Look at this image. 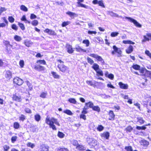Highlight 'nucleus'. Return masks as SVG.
<instances>
[{"label": "nucleus", "mask_w": 151, "mask_h": 151, "mask_svg": "<svg viewBox=\"0 0 151 151\" xmlns=\"http://www.w3.org/2000/svg\"><path fill=\"white\" fill-rule=\"evenodd\" d=\"M52 74L54 78H59V76L56 73L53 72H52Z\"/></svg>", "instance_id": "obj_46"}, {"label": "nucleus", "mask_w": 151, "mask_h": 151, "mask_svg": "<svg viewBox=\"0 0 151 151\" xmlns=\"http://www.w3.org/2000/svg\"><path fill=\"white\" fill-rule=\"evenodd\" d=\"M35 119L37 122H39L41 119V116L39 114H36L35 116Z\"/></svg>", "instance_id": "obj_28"}, {"label": "nucleus", "mask_w": 151, "mask_h": 151, "mask_svg": "<svg viewBox=\"0 0 151 151\" xmlns=\"http://www.w3.org/2000/svg\"><path fill=\"white\" fill-rule=\"evenodd\" d=\"M99 5L103 8H105V6L104 4L103 1L101 0H100L99 1V2L98 4Z\"/></svg>", "instance_id": "obj_37"}, {"label": "nucleus", "mask_w": 151, "mask_h": 151, "mask_svg": "<svg viewBox=\"0 0 151 151\" xmlns=\"http://www.w3.org/2000/svg\"><path fill=\"white\" fill-rule=\"evenodd\" d=\"M20 9L24 12H27L28 11L27 8L25 6L22 5L20 6Z\"/></svg>", "instance_id": "obj_36"}, {"label": "nucleus", "mask_w": 151, "mask_h": 151, "mask_svg": "<svg viewBox=\"0 0 151 151\" xmlns=\"http://www.w3.org/2000/svg\"><path fill=\"white\" fill-rule=\"evenodd\" d=\"M47 95V92H43L41 93L40 96L42 98H45Z\"/></svg>", "instance_id": "obj_40"}, {"label": "nucleus", "mask_w": 151, "mask_h": 151, "mask_svg": "<svg viewBox=\"0 0 151 151\" xmlns=\"http://www.w3.org/2000/svg\"><path fill=\"white\" fill-rule=\"evenodd\" d=\"M89 55L96 58L97 61L100 62L102 65H105V63L101 57L96 54H90Z\"/></svg>", "instance_id": "obj_4"}, {"label": "nucleus", "mask_w": 151, "mask_h": 151, "mask_svg": "<svg viewBox=\"0 0 151 151\" xmlns=\"http://www.w3.org/2000/svg\"><path fill=\"white\" fill-rule=\"evenodd\" d=\"M132 129L133 128L131 126H129L126 128V131L129 132H131Z\"/></svg>", "instance_id": "obj_48"}, {"label": "nucleus", "mask_w": 151, "mask_h": 151, "mask_svg": "<svg viewBox=\"0 0 151 151\" xmlns=\"http://www.w3.org/2000/svg\"><path fill=\"white\" fill-rule=\"evenodd\" d=\"M37 63H39L40 64H42L43 65H45L46 64L45 61L44 60H37Z\"/></svg>", "instance_id": "obj_44"}, {"label": "nucleus", "mask_w": 151, "mask_h": 151, "mask_svg": "<svg viewBox=\"0 0 151 151\" xmlns=\"http://www.w3.org/2000/svg\"><path fill=\"white\" fill-rule=\"evenodd\" d=\"M83 43L86 45V47H88L89 46L90 42L88 40H83Z\"/></svg>", "instance_id": "obj_38"}, {"label": "nucleus", "mask_w": 151, "mask_h": 151, "mask_svg": "<svg viewBox=\"0 0 151 151\" xmlns=\"http://www.w3.org/2000/svg\"><path fill=\"white\" fill-rule=\"evenodd\" d=\"M63 112L69 115H72L73 113L69 110H66L63 111Z\"/></svg>", "instance_id": "obj_29"}, {"label": "nucleus", "mask_w": 151, "mask_h": 151, "mask_svg": "<svg viewBox=\"0 0 151 151\" xmlns=\"http://www.w3.org/2000/svg\"><path fill=\"white\" fill-rule=\"evenodd\" d=\"M35 70L39 71H43L45 69V68L44 67L40 65L36 66L35 67Z\"/></svg>", "instance_id": "obj_14"}, {"label": "nucleus", "mask_w": 151, "mask_h": 151, "mask_svg": "<svg viewBox=\"0 0 151 151\" xmlns=\"http://www.w3.org/2000/svg\"><path fill=\"white\" fill-rule=\"evenodd\" d=\"M58 151H68V150L66 148H61L58 149Z\"/></svg>", "instance_id": "obj_64"}, {"label": "nucleus", "mask_w": 151, "mask_h": 151, "mask_svg": "<svg viewBox=\"0 0 151 151\" xmlns=\"http://www.w3.org/2000/svg\"><path fill=\"white\" fill-rule=\"evenodd\" d=\"M18 25H19V27L22 30H24L25 29V27L24 26V25L23 24L21 23H20L19 22L18 23Z\"/></svg>", "instance_id": "obj_50"}, {"label": "nucleus", "mask_w": 151, "mask_h": 151, "mask_svg": "<svg viewBox=\"0 0 151 151\" xmlns=\"http://www.w3.org/2000/svg\"><path fill=\"white\" fill-rule=\"evenodd\" d=\"M137 122H139L140 124H143L144 122L145 121L143 119V118L141 117H138L137 118Z\"/></svg>", "instance_id": "obj_31"}, {"label": "nucleus", "mask_w": 151, "mask_h": 151, "mask_svg": "<svg viewBox=\"0 0 151 151\" xmlns=\"http://www.w3.org/2000/svg\"><path fill=\"white\" fill-rule=\"evenodd\" d=\"M4 151H8L10 148V147L7 145H5L3 147Z\"/></svg>", "instance_id": "obj_45"}, {"label": "nucleus", "mask_w": 151, "mask_h": 151, "mask_svg": "<svg viewBox=\"0 0 151 151\" xmlns=\"http://www.w3.org/2000/svg\"><path fill=\"white\" fill-rule=\"evenodd\" d=\"M68 101L70 103L73 104H76V101L73 98H70L68 99Z\"/></svg>", "instance_id": "obj_42"}, {"label": "nucleus", "mask_w": 151, "mask_h": 151, "mask_svg": "<svg viewBox=\"0 0 151 151\" xmlns=\"http://www.w3.org/2000/svg\"><path fill=\"white\" fill-rule=\"evenodd\" d=\"M85 104L86 106H88V107H89V108L92 109L93 108L94 106L93 103L91 101H89L88 103H86Z\"/></svg>", "instance_id": "obj_25"}, {"label": "nucleus", "mask_w": 151, "mask_h": 151, "mask_svg": "<svg viewBox=\"0 0 151 151\" xmlns=\"http://www.w3.org/2000/svg\"><path fill=\"white\" fill-rule=\"evenodd\" d=\"M119 34L118 32H112L111 34V36L112 37H115L117 36Z\"/></svg>", "instance_id": "obj_49"}, {"label": "nucleus", "mask_w": 151, "mask_h": 151, "mask_svg": "<svg viewBox=\"0 0 151 151\" xmlns=\"http://www.w3.org/2000/svg\"><path fill=\"white\" fill-rule=\"evenodd\" d=\"M141 145L143 146L144 147H147L149 145L148 142L145 140H142L140 142Z\"/></svg>", "instance_id": "obj_13"}, {"label": "nucleus", "mask_w": 151, "mask_h": 151, "mask_svg": "<svg viewBox=\"0 0 151 151\" xmlns=\"http://www.w3.org/2000/svg\"><path fill=\"white\" fill-rule=\"evenodd\" d=\"M13 82L18 85H21L23 83V81L18 77L15 78L13 79Z\"/></svg>", "instance_id": "obj_5"}, {"label": "nucleus", "mask_w": 151, "mask_h": 151, "mask_svg": "<svg viewBox=\"0 0 151 151\" xmlns=\"http://www.w3.org/2000/svg\"><path fill=\"white\" fill-rule=\"evenodd\" d=\"M66 14L69 15L71 17H76L78 16L77 14L75 13L71 12L69 11L67 12Z\"/></svg>", "instance_id": "obj_23"}, {"label": "nucleus", "mask_w": 151, "mask_h": 151, "mask_svg": "<svg viewBox=\"0 0 151 151\" xmlns=\"http://www.w3.org/2000/svg\"><path fill=\"white\" fill-rule=\"evenodd\" d=\"M25 119V117L24 115L22 114L19 117V120L23 121Z\"/></svg>", "instance_id": "obj_58"}, {"label": "nucleus", "mask_w": 151, "mask_h": 151, "mask_svg": "<svg viewBox=\"0 0 151 151\" xmlns=\"http://www.w3.org/2000/svg\"><path fill=\"white\" fill-rule=\"evenodd\" d=\"M145 53L147 56H148L150 58H151V53L150 52L147 50L145 51Z\"/></svg>", "instance_id": "obj_61"}, {"label": "nucleus", "mask_w": 151, "mask_h": 151, "mask_svg": "<svg viewBox=\"0 0 151 151\" xmlns=\"http://www.w3.org/2000/svg\"><path fill=\"white\" fill-rule=\"evenodd\" d=\"M3 42L5 45H6L7 47L10 45L9 42L8 41L4 40L3 41Z\"/></svg>", "instance_id": "obj_60"}, {"label": "nucleus", "mask_w": 151, "mask_h": 151, "mask_svg": "<svg viewBox=\"0 0 151 151\" xmlns=\"http://www.w3.org/2000/svg\"><path fill=\"white\" fill-rule=\"evenodd\" d=\"M92 109L93 110L96 111L98 112H99L100 111V108L97 106H93Z\"/></svg>", "instance_id": "obj_32"}, {"label": "nucleus", "mask_w": 151, "mask_h": 151, "mask_svg": "<svg viewBox=\"0 0 151 151\" xmlns=\"http://www.w3.org/2000/svg\"><path fill=\"white\" fill-rule=\"evenodd\" d=\"M75 49L76 50L77 52H86V50L81 48V47L78 45H76V46Z\"/></svg>", "instance_id": "obj_18"}, {"label": "nucleus", "mask_w": 151, "mask_h": 151, "mask_svg": "<svg viewBox=\"0 0 151 151\" xmlns=\"http://www.w3.org/2000/svg\"><path fill=\"white\" fill-rule=\"evenodd\" d=\"M24 44L26 46L29 47L33 43L30 40H25L24 41Z\"/></svg>", "instance_id": "obj_20"}, {"label": "nucleus", "mask_w": 151, "mask_h": 151, "mask_svg": "<svg viewBox=\"0 0 151 151\" xmlns=\"http://www.w3.org/2000/svg\"><path fill=\"white\" fill-rule=\"evenodd\" d=\"M125 18L129 19V21L133 22L136 26L139 27H141V25L138 22L135 20L130 17H126Z\"/></svg>", "instance_id": "obj_6"}, {"label": "nucleus", "mask_w": 151, "mask_h": 151, "mask_svg": "<svg viewBox=\"0 0 151 151\" xmlns=\"http://www.w3.org/2000/svg\"><path fill=\"white\" fill-rule=\"evenodd\" d=\"M132 67L133 69L136 70H139L141 68L140 66L137 64L133 65Z\"/></svg>", "instance_id": "obj_33"}, {"label": "nucleus", "mask_w": 151, "mask_h": 151, "mask_svg": "<svg viewBox=\"0 0 151 151\" xmlns=\"http://www.w3.org/2000/svg\"><path fill=\"white\" fill-rule=\"evenodd\" d=\"M58 136L60 138H63L65 136V134L62 132H59L58 134Z\"/></svg>", "instance_id": "obj_41"}, {"label": "nucleus", "mask_w": 151, "mask_h": 151, "mask_svg": "<svg viewBox=\"0 0 151 151\" xmlns=\"http://www.w3.org/2000/svg\"><path fill=\"white\" fill-rule=\"evenodd\" d=\"M19 124L17 122H15L14 124V127L16 129L19 128Z\"/></svg>", "instance_id": "obj_39"}, {"label": "nucleus", "mask_w": 151, "mask_h": 151, "mask_svg": "<svg viewBox=\"0 0 151 151\" xmlns=\"http://www.w3.org/2000/svg\"><path fill=\"white\" fill-rule=\"evenodd\" d=\"M86 141L88 144L90 146H95L97 145L98 143L97 140L93 138L87 137L86 138Z\"/></svg>", "instance_id": "obj_3"}, {"label": "nucleus", "mask_w": 151, "mask_h": 151, "mask_svg": "<svg viewBox=\"0 0 151 151\" xmlns=\"http://www.w3.org/2000/svg\"><path fill=\"white\" fill-rule=\"evenodd\" d=\"M104 129V127L101 125H99L97 128V129L99 131L101 132Z\"/></svg>", "instance_id": "obj_35"}, {"label": "nucleus", "mask_w": 151, "mask_h": 151, "mask_svg": "<svg viewBox=\"0 0 151 151\" xmlns=\"http://www.w3.org/2000/svg\"><path fill=\"white\" fill-rule=\"evenodd\" d=\"M12 99L13 100L18 102L21 101V97L20 96H17L15 95H13Z\"/></svg>", "instance_id": "obj_21"}, {"label": "nucleus", "mask_w": 151, "mask_h": 151, "mask_svg": "<svg viewBox=\"0 0 151 151\" xmlns=\"http://www.w3.org/2000/svg\"><path fill=\"white\" fill-rule=\"evenodd\" d=\"M101 136L106 138V139H108L109 137V133L108 132H104L101 134Z\"/></svg>", "instance_id": "obj_16"}, {"label": "nucleus", "mask_w": 151, "mask_h": 151, "mask_svg": "<svg viewBox=\"0 0 151 151\" xmlns=\"http://www.w3.org/2000/svg\"><path fill=\"white\" fill-rule=\"evenodd\" d=\"M66 47L67 49V52L70 54H71L73 52L74 50L72 47V46L69 44H66Z\"/></svg>", "instance_id": "obj_10"}, {"label": "nucleus", "mask_w": 151, "mask_h": 151, "mask_svg": "<svg viewBox=\"0 0 151 151\" xmlns=\"http://www.w3.org/2000/svg\"><path fill=\"white\" fill-rule=\"evenodd\" d=\"M45 122L47 124L49 125L50 127L52 128L53 130H57L56 126L54 124L58 126L60 125L58 119L54 118H51L50 119L49 117H47L46 119Z\"/></svg>", "instance_id": "obj_1"}, {"label": "nucleus", "mask_w": 151, "mask_h": 151, "mask_svg": "<svg viewBox=\"0 0 151 151\" xmlns=\"http://www.w3.org/2000/svg\"><path fill=\"white\" fill-rule=\"evenodd\" d=\"M44 32L47 33L50 35H56V33L54 31L48 29H46L44 30Z\"/></svg>", "instance_id": "obj_11"}, {"label": "nucleus", "mask_w": 151, "mask_h": 151, "mask_svg": "<svg viewBox=\"0 0 151 151\" xmlns=\"http://www.w3.org/2000/svg\"><path fill=\"white\" fill-rule=\"evenodd\" d=\"M70 24V22L67 21V22H63L62 24V26L63 27H64L65 26L68 25Z\"/></svg>", "instance_id": "obj_53"}, {"label": "nucleus", "mask_w": 151, "mask_h": 151, "mask_svg": "<svg viewBox=\"0 0 151 151\" xmlns=\"http://www.w3.org/2000/svg\"><path fill=\"white\" fill-rule=\"evenodd\" d=\"M27 113H32V111L29 108H26L24 110Z\"/></svg>", "instance_id": "obj_63"}, {"label": "nucleus", "mask_w": 151, "mask_h": 151, "mask_svg": "<svg viewBox=\"0 0 151 151\" xmlns=\"http://www.w3.org/2000/svg\"><path fill=\"white\" fill-rule=\"evenodd\" d=\"M77 1H78L77 3V7H81L86 9L89 8V6H88L81 3L83 2L84 0H77Z\"/></svg>", "instance_id": "obj_7"}, {"label": "nucleus", "mask_w": 151, "mask_h": 151, "mask_svg": "<svg viewBox=\"0 0 151 151\" xmlns=\"http://www.w3.org/2000/svg\"><path fill=\"white\" fill-rule=\"evenodd\" d=\"M125 149L127 151H132V147L130 146L126 147Z\"/></svg>", "instance_id": "obj_57"}, {"label": "nucleus", "mask_w": 151, "mask_h": 151, "mask_svg": "<svg viewBox=\"0 0 151 151\" xmlns=\"http://www.w3.org/2000/svg\"><path fill=\"white\" fill-rule=\"evenodd\" d=\"M143 37L144 38V39L142 40V42H145L147 41H149L150 40L145 35Z\"/></svg>", "instance_id": "obj_55"}, {"label": "nucleus", "mask_w": 151, "mask_h": 151, "mask_svg": "<svg viewBox=\"0 0 151 151\" xmlns=\"http://www.w3.org/2000/svg\"><path fill=\"white\" fill-rule=\"evenodd\" d=\"M108 14L112 17H122V16H119L117 14L114 13L112 11H108Z\"/></svg>", "instance_id": "obj_17"}, {"label": "nucleus", "mask_w": 151, "mask_h": 151, "mask_svg": "<svg viewBox=\"0 0 151 151\" xmlns=\"http://www.w3.org/2000/svg\"><path fill=\"white\" fill-rule=\"evenodd\" d=\"M87 60L88 63L91 65L92 64L94 63L93 60L88 57L87 58Z\"/></svg>", "instance_id": "obj_34"}, {"label": "nucleus", "mask_w": 151, "mask_h": 151, "mask_svg": "<svg viewBox=\"0 0 151 151\" xmlns=\"http://www.w3.org/2000/svg\"><path fill=\"white\" fill-rule=\"evenodd\" d=\"M133 46L130 45L128 48L126 50V52L128 54H130L133 51Z\"/></svg>", "instance_id": "obj_22"}, {"label": "nucleus", "mask_w": 151, "mask_h": 151, "mask_svg": "<svg viewBox=\"0 0 151 151\" xmlns=\"http://www.w3.org/2000/svg\"><path fill=\"white\" fill-rule=\"evenodd\" d=\"M8 19L9 22L11 23H13L14 21V18L12 16L9 17Z\"/></svg>", "instance_id": "obj_47"}, {"label": "nucleus", "mask_w": 151, "mask_h": 151, "mask_svg": "<svg viewBox=\"0 0 151 151\" xmlns=\"http://www.w3.org/2000/svg\"><path fill=\"white\" fill-rule=\"evenodd\" d=\"M119 85L120 88L124 89H127L128 87V86L127 84H124L122 82H119Z\"/></svg>", "instance_id": "obj_9"}, {"label": "nucleus", "mask_w": 151, "mask_h": 151, "mask_svg": "<svg viewBox=\"0 0 151 151\" xmlns=\"http://www.w3.org/2000/svg\"><path fill=\"white\" fill-rule=\"evenodd\" d=\"M96 72L100 75L101 76H103V71L100 69H99L98 70H96Z\"/></svg>", "instance_id": "obj_52"}, {"label": "nucleus", "mask_w": 151, "mask_h": 151, "mask_svg": "<svg viewBox=\"0 0 151 151\" xmlns=\"http://www.w3.org/2000/svg\"><path fill=\"white\" fill-rule=\"evenodd\" d=\"M19 64L21 68H23L24 65V62L23 60H20L19 62Z\"/></svg>", "instance_id": "obj_54"}, {"label": "nucleus", "mask_w": 151, "mask_h": 151, "mask_svg": "<svg viewBox=\"0 0 151 151\" xmlns=\"http://www.w3.org/2000/svg\"><path fill=\"white\" fill-rule=\"evenodd\" d=\"M109 114L110 117V118H109V120H114V117L115 115L114 114V113L113 111H110L109 112Z\"/></svg>", "instance_id": "obj_15"}, {"label": "nucleus", "mask_w": 151, "mask_h": 151, "mask_svg": "<svg viewBox=\"0 0 151 151\" xmlns=\"http://www.w3.org/2000/svg\"><path fill=\"white\" fill-rule=\"evenodd\" d=\"M21 19L22 21H25L26 23L27 22L29 24H30V21H28L26 19L25 15H23Z\"/></svg>", "instance_id": "obj_43"}, {"label": "nucleus", "mask_w": 151, "mask_h": 151, "mask_svg": "<svg viewBox=\"0 0 151 151\" xmlns=\"http://www.w3.org/2000/svg\"><path fill=\"white\" fill-rule=\"evenodd\" d=\"M6 9L5 7H1L0 9V15H1L2 12L4 11H6Z\"/></svg>", "instance_id": "obj_59"}, {"label": "nucleus", "mask_w": 151, "mask_h": 151, "mask_svg": "<svg viewBox=\"0 0 151 151\" xmlns=\"http://www.w3.org/2000/svg\"><path fill=\"white\" fill-rule=\"evenodd\" d=\"M27 145L28 147H30L32 148H33L35 146V145L34 144L30 142H28L27 144Z\"/></svg>", "instance_id": "obj_56"}, {"label": "nucleus", "mask_w": 151, "mask_h": 151, "mask_svg": "<svg viewBox=\"0 0 151 151\" xmlns=\"http://www.w3.org/2000/svg\"><path fill=\"white\" fill-rule=\"evenodd\" d=\"M58 61L59 62L58 67L60 70L63 73H65L68 69L67 67L64 65V62L61 60H58Z\"/></svg>", "instance_id": "obj_2"}, {"label": "nucleus", "mask_w": 151, "mask_h": 151, "mask_svg": "<svg viewBox=\"0 0 151 151\" xmlns=\"http://www.w3.org/2000/svg\"><path fill=\"white\" fill-rule=\"evenodd\" d=\"M38 23V21L37 20H34L31 23L34 26H37Z\"/></svg>", "instance_id": "obj_51"}, {"label": "nucleus", "mask_w": 151, "mask_h": 151, "mask_svg": "<svg viewBox=\"0 0 151 151\" xmlns=\"http://www.w3.org/2000/svg\"><path fill=\"white\" fill-rule=\"evenodd\" d=\"M139 70H140V73L141 74V75L145 76L147 70L145 68H142L141 69H140Z\"/></svg>", "instance_id": "obj_19"}, {"label": "nucleus", "mask_w": 151, "mask_h": 151, "mask_svg": "<svg viewBox=\"0 0 151 151\" xmlns=\"http://www.w3.org/2000/svg\"><path fill=\"white\" fill-rule=\"evenodd\" d=\"M14 39L16 41L19 42L22 40V38L17 35H16L14 37Z\"/></svg>", "instance_id": "obj_30"}, {"label": "nucleus", "mask_w": 151, "mask_h": 151, "mask_svg": "<svg viewBox=\"0 0 151 151\" xmlns=\"http://www.w3.org/2000/svg\"><path fill=\"white\" fill-rule=\"evenodd\" d=\"M41 151H48V147L45 145H42L41 146Z\"/></svg>", "instance_id": "obj_24"}, {"label": "nucleus", "mask_w": 151, "mask_h": 151, "mask_svg": "<svg viewBox=\"0 0 151 151\" xmlns=\"http://www.w3.org/2000/svg\"><path fill=\"white\" fill-rule=\"evenodd\" d=\"M5 77L8 79H10L12 77V73L9 70L6 71L5 72Z\"/></svg>", "instance_id": "obj_12"}, {"label": "nucleus", "mask_w": 151, "mask_h": 151, "mask_svg": "<svg viewBox=\"0 0 151 151\" xmlns=\"http://www.w3.org/2000/svg\"><path fill=\"white\" fill-rule=\"evenodd\" d=\"M76 149L77 150H84V147L82 145H79V144L77 145Z\"/></svg>", "instance_id": "obj_27"}, {"label": "nucleus", "mask_w": 151, "mask_h": 151, "mask_svg": "<svg viewBox=\"0 0 151 151\" xmlns=\"http://www.w3.org/2000/svg\"><path fill=\"white\" fill-rule=\"evenodd\" d=\"M113 48L116 53H117V56L118 57L122 56V51L119 48L117 47L116 46L114 45L113 47Z\"/></svg>", "instance_id": "obj_8"}, {"label": "nucleus", "mask_w": 151, "mask_h": 151, "mask_svg": "<svg viewBox=\"0 0 151 151\" xmlns=\"http://www.w3.org/2000/svg\"><path fill=\"white\" fill-rule=\"evenodd\" d=\"M93 68L96 71L98 70L99 68V66L96 63H94L92 66Z\"/></svg>", "instance_id": "obj_26"}, {"label": "nucleus", "mask_w": 151, "mask_h": 151, "mask_svg": "<svg viewBox=\"0 0 151 151\" xmlns=\"http://www.w3.org/2000/svg\"><path fill=\"white\" fill-rule=\"evenodd\" d=\"M17 137L16 136H13L11 138L12 142L14 143L16 140Z\"/></svg>", "instance_id": "obj_62"}]
</instances>
